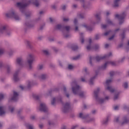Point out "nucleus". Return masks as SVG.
<instances>
[{"label":"nucleus","mask_w":129,"mask_h":129,"mask_svg":"<svg viewBox=\"0 0 129 129\" xmlns=\"http://www.w3.org/2000/svg\"><path fill=\"white\" fill-rule=\"evenodd\" d=\"M109 14V13H108V12H107V13H106L107 16H108Z\"/></svg>","instance_id":"4d7b16f0"},{"label":"nucleus","mask_w":129,"mask_h":129,"mask_svg":"<svg viewBox=\"0 0 129 129\" xmlns=\"http://www.w3.org/2000/svg\"><path fill=\"white\" fill-rule=\"evenodd\" d=\"M85 71H86V69H85Z\"/></svg>","instance_id":"338daca9"},{"label":"nucleus","mask_w":129,"mask_h":129,"mask_svg":"<svg viewBox=\"0 0 129 129\" xmlns=\"http://www.w3.org/2000/svg\"><path fill=\"white\" fill-rule=\"evenodd\" d=\"M44 68V65L43 64H39L38 66V69H39V70H41L42 69H43Z\"/></svg>","instance_id":"f3484780"},{"label":"nucleus","mask_w":129,"mask_h":129,"mask_svg":"<svg viewBox=\"0 0 129 129\" xmlns=\"http://www.w3.org/2000/svg\"><path fill=\"white\" fill-rule=\"evenodd\" d=\"M108 64H109V61L106 62V63L104 64V66L103 67V68H106V66H107V65H108Z\"/></svg>","instance_id":"bb28decb"},{"label":"nucleus","mask_w":129,"mask_h":129,"mask_svg":"<svg viewBox=\"0 0 129 129\" xmlns=\"http://www.w3.org/2000/svg\"><path fill=\"white\" fill-rule=\"evenodd\" d=\"M89 121H87V122H90V121H92L93 120V119H89Z\"/></svg>","instance_id":"a19ab883"},{"label":"nucleus","mask_w":129,"mask_h":129,"mask_svg":"<svg viewBox=\"0 0 129 129\" xmlns=\"http://www.w3.org/2000/svg\"><path fill=\"white\" fill-rule=\"evenodd\" d=\"M114 37V36H112L111 37H110V38H109V40H112Z\"/></svg>","instance_id":"37998d69"},{"label":"nucleus","mask_w":129,"mask_h":129,"mask_svg":"<svg viewBox=\"0 0 129 129\" xmlns=\"http://www.w3.org/2000/svg\"><path fill=\"white\" fill-rule=\"evenodd\" d=\"M115 121H118V118H117L115 119Z\"/></svg>","instance_id":"864d4df0"},{"label":"nucleus","mask_w":129,"mask_h":129,"mask_svg":"<svg viewBox=\"0 0 129 129\" xmlns=\"http://www.w3.org/2000/svg\"><path fill=\"white\" fill-rule=\"evenodd\" d=\"M119 1L120 0H115V1L114 2V5L113 6L116 8V7H118V2H119Z\"/></svg>","instance_id":"2eb2a0df"},{"label":"nucleus","mask_w":129,"mask_h":129,"mask_svg":"<svg viewBox=\"0 0 129 129\" xmlns=\"http://www.w3.org/2000/svg\"><path fill=\"white\" fill-rule=\"evenodd\" d=\"M107 24H110L111 23V21H110V20H108L107 21Z\"/></svg>","instance_id":"c9c22d12"},{"label":"nucleus","mask_w":129,"mask_h":129,"mask_svg":"<svg viewBox=\"0 0 129 129\" xmlns=\"http://www.w3.org/2000/svg\"><path fill=\"white\" fill-rule=\"evenodd\" d=\"M81 42H82V43H84V39H81Z\"/></svg>","instance_id":"3c124183"},{"label":"nucleus","mask_w":129,"mask_h":129,"mask_svg":"<svg viewBox=\"0 0 129 129\" xmlns=\"http://www.w3.org/2000/svg\"><path fill=\"white\" fill-rule=\"evenodd\" d=\"M97 94H98V92L95 91L94 92V95L95 97L96 98L97 101L99 102V103H102L103 102H104L105 100H108L109 99V97L108 96H106L104 99H97Z\"/></svg>","instance_id":"20e7f679"},{"label":"nucleus","mask_w":129,"mask_h":129,"mask_svg":"<svg viewBox=\"0 0 129 129\" xmlns=\"http://www.w3.org/2000/svg\"><path fill=\"white\" fill-rule=\"evenodd\" d=\"M107 89L110 91L111 93H114V100H116L118 98L119 95V92L112 88V87L109 86L107 88Z\"/></svg>","instance_id":"f03ea898"},{"label":"nucleus","mask_w":129,"mask_h":129,"mask_svg":"<svg viewBox=\"0 0 129 129\" xmlns=\"http://www.w3.org/2000/svg\"><path fill=\"white\" fill-rule=\"evenodd\" d=\"M4 99V94H0V100Z\"/></svg>","instance_id":"c85d7f7f"},{"label":"nucleus","mask_w":129,"mask_h":129,"mask_svg":"<svg viewBox=\"0 0 129 129\" xmlns=\"http://www.w3.org/2000/svg\"><path fill=\"white\" fill-rule=\"evenodd\" d=\"M33 61H34V55L33 54H29L27 57V62L29 65H31L32 63H33Z\"/></svg>","instance_id":"39448f33"},{"label":"nucleus","mask_w":129,"mask_h":129,"mask_svg":"<svg viewBox=\"0 0 129 129\" xmlns=\"http://www.w3.org/2000/svg\"><path fill=\"white\" fill-rule=\"evenodd\" d=\"M96 18H97V19H98V18H99V16L98 15H96Z\"/></svg>","instance_id":"09e8293b"},{"label":"nucleus","mask_w":129,"mask_h":129,"mask_svg":"<svg viewBox=\"0 0 129 129\" xmlns=\"http://www.w3.org/2000/svg\"><path fill=\"white\" fill-rule=\"evenodd\" d=\"M70 104H69V103H67L66 104H64L63 109H68L69 108V106H70Z\"/></svg>","instance_id":"dca6fc26"},{"label":"nucleus","mask_w":129,"mask_h":129,"mask_svg":"<svg viewBox=\"0 0 129 129\" xmlns=\"http://www.w3.org/2000/svg\"><path fill=\"white\" fill-rule=\"evenodd\" d=\"M44 54H48V51H47V50H44Z\"/></svg>","instance_id":"e433bc0d"},{"label":"nucleus","mask_w":129,"mask_h":129,"mask_svg":"<svg viewBox=\"0 0 129 129\" xmlns=\"http://www.w3.org/2000/svg\"><path fill=\"white\" fill-rule=\"evenodd\" d=\"M80 96H83V92L79 94Z\"/></svg>","instance_id":"58836bf2"},{"label":"nucleus","mask_w":129,"mask_h":129,"mask_svg":"<svg viewBox=\"0 0 129 129\" xmlns=\"http://www.w3.org/2000/svg\"><path fill=\"white\" fill-rule=\"evenodd\" d=\"M26 127L28 129H33V126H32L31 125L29 124L26 125Z\"/></svg>","instance_id":"aec40b11"},{"label":"nucleus","mask_w":129,"mask_h":129,"mask_svg":"<svg viewBox=\"0 0 129 129\" xmlns=\"http://www.w3.org/2000/svg\"><path fill=\"white\" fill-rule=\"evenodd\" d=\"M75 30H76V31H77V30H78L77 27H76Z\"/></svg>","instance_id":"bf43d9fd"},{"label":"nucleus","mask_w":129,"mask_h":129,"mask_svg":"<svg viewBox=\"0 0 129 129\" xmlns=\"http://www.w3.org/2000/svg\"><path fill=\"white\" fill-rule=\"evenodd\" d=\"M13 109H12L11 110V112H13Z\"/></svg>","instance_id":"052dcab7"},{"label":"nucleus","mask_w":129,"mask_h":129,"mask_svg":"<svg viewBox=\"0 0 129 129\" xmlns=\"http://www.w3.org/2000/svg\"><path fill=\"white\" fill-rule=\"evenodd\" d=\"M55 102H56V99L55 98H54L51 100V104H52V105L55 104Z\"/></svg>","instance_id":"4be33fe9"},{"label":"nucleus","mask_w":129,"mask_h":129,"mask_svg":"<svg viewBox=\"0 0 129 129\" xmlns=\"http://www.w3.org/2000/svg\"><path fill=\"white\" fill-rule=\"evenodd\" d=\"M46 77V76L45 74L42 75L40 77V78L41 79H45V78Z\"/></svg>","instance_id":"b1692460"},{"label":"nucleus","mask_w":129,"mask_h":129,"mask_svg":"<svg viewBox=\"0 0 129 129\" xmlns=\"http://www.w3.org/2000/svg\"><path fill=\"white\" fill-rule=\"evenodd\" d=\"M74 8H76L77 7V5H73Z\"/></svg>","instance_id":"8fccbe9b"},{"label":"nucleus","mask_w":129,"mask_h":129,"mask_svg":"<svg viewBox=\"0 0 129 129\" xmlns=\"http://www.w3.org/2000/svg\"><path fill=\"white\" fill-rule=\"evenodd\" d=\"M50 21L52 22V18H50Z\"/></svg>","instance_id":"680f3d73"},{"label":"nucleus","mask_w":129,"mask_h":129,"mask_svg":"<svg viewBox=\"0 0 129 129\" xmlns=\"http://www.w3.org/2000/svg\"><path fill=\"white\" fill-rule=\"evenodd\" d=\"M87 50L90 49V46H87Z\"/></svg>","instance_id":"49530a36"},{"label":"nucleus","mask_w":129,"mask_h":129,"mask_svg":"<svg viewBox=\"0 0 129 129\" xmlns=\"http://www.w3.org/2000/svg\"><path fill=\"white\" fill-rule=\"evenodd\" d=\"M111 80H107L105 82V85H108L111 82Z\"/></svg>","instance_id":"412c9836"},{"label":"nucleus","mask_w":129,"mask_h":129,"mask_svg":"<svg viewBox=\"0 0 129 129\" xmlns=\"http://www.w3.org/2000/svg\"><path fill=\"white\" fill-rule=\"evenodd\" d=\"M19 97V94L18 93L14 92L13 98H12L11 100H17Z\"/></svg>","instance_id":"1a4fd4ad"},{"label":"nucleus","mask_w":129,"mask_h":129,"mask_svg":"<svg viewBox=\"0 0 129 129\" xmlns=\"http://www.w3.org/2000/svg\"><path fill=\"white\" fill-rule=\"evenodd\" d=\"M84 27H85V28H86V29H88V30L89 29L87 25H84Z\"/></svg>","instance_id":"4c0bfd02"},{"label":"nucleus","mask_w":129,"mask_h":129,"mask_svg":"<svg viewBox=\"0 0 129 129\" xmlns=\"http://www.w3.org/2000/svg\"><path fill=\"white\" fill-rule=\"evenodd\" d=\"M5 16L7 18H12V19H15V20H19V16L17 15L15 11L11 10L8 12L5 13Z\"/></svg>","instance_id":"f257e3e1"},{"label":"nucleus","mask_w":129,"mask_h":129,"mask_svg":"<svg viewBox=\"0 0 129 129\" xmlns=\"http://www.w3.org/2000/svg\"><path fill=\"white\" fill-rule=\"evenodd\" d=\"M61 28H62V26H61L60 24H58L56 26V29L60 30V29H61Z\"/></svg>","instance_id":"a878e982"},{"label":"nucleus","mask_w":129,"mask_h":129,"mask_svg":"<svg viewBox=\"0 0 129 129\" xmlns=\"http://www.w3.org/2000/svg\"><path fill=\"white\" fill-rule=\"evenodd\" d=\"M72 87L73 93H74V94H77L80 87L79 86L77 85L76 82H74L72 83Z\"/></svg>","instance_id":"7ed1b4c3"},{"label":"nucleus","mask_w":129,"mask_h":129,"mask_svg":"<svg viewBox=\"0 0 129 129\" xmlns=\"http://www.w3.org/2000/svg\"><path fill=\"white\" fill-rule=\"evenodd\" d=\"M103 58H105V56H104L103 57L101 56H97L96 57L97 61H99V60H101V59H103Z\"/></svg>","instance_id":"6ab92c4d"},{"label":"nucleus","mask_w":129,"mask_h":129,"mask_svg":"<svg viewBox=\"0 0 129 129\" xmlns=\"http://www.w3.org/2000/svg\"><path fill=\"white\" fill-rule=\"evenodd\" d=\"M108 46H109V45H108V44H106L105 45V48H107V47H108Z\"/></svg>","instance_id":"c03bdc74"},{"label":"nucleus","mask_w":129,"mask_h":129,"mask_svg":"<svg viewBox=\"0 0 129 129\" xmlns=\"http://www.w3.org/2000/svg\"><path fill=\"white\" fill-rule=\"evenodd\" d=\"M63 21H64V22H66V21H68V19H63Z\"/></svg>","instance_id":"603ef678"},{"label":"nucleus","mask_w":129,"mask_h":129,"mask_svg":"<svg viewBox=\"0 0 129 129\" xmlns=\"http://www.w3.org/2000/svg\"><path fill=\"white\" fill-rule=\"evenodd\" d=\"M20 88L23 90L24 88H25V87L23 86H20Z\"/></svg>","instance_id":"79ce46f5"},{"label":"nucleus","mask_w":129,"mask_h":129,"mask_svg":"<svg viewBox=\"0 0 129 129\" xmlns=\"http://www.w3.org/2000/svg\"><path fill=\"white\" fill-rule=\"evenodd\" d=\"M65 6H63V7L62 8V10H65Z\"/></svg>","instance_id":"13d9d810"},{"label":"nucleus","mask_w":129,"mask_h":129,"mask_svg":"<svg viewBox=\"0 0 129 129\" xmlns=\"http://www.w3.org/2000/svg\"><path fill=\"white\" fill-rule=\"evenodd\" d=\"M89 42H90V43H91V39H90Z\"/></svg>","instance_id":"e2e57ef3"},{"label":"nucleus","mask_w":129,"mask_h":129,"mask_svg":"<svg viewBox=\"0 0 129 129\" xmlns=\"http://www.w3.org/2000/svg\"><path fill=\"white\" fill-rule=\"evenodd\" d=\"M128 123V120H127V118L124 117L123 118V120L122 122H121V125H123L124 124H126V123Z\"/></svg>","instance_id":"9d476101"},{"label":"nucleus","mask_w":129,"mask_h":129,"mask_svg":"<svg viewBox=\"0 0 129 129\" xmlns=\"http://www.w3.org/2000/svg\"><path fill=\"white\" fill-rule=\"evenodd\" d=\"M125 16V13H123L121 15H116L115 18L119 19V20H122Z\"/></svg>","instance_id":"0eeeda50"},{"label":"nucleus","mask_w":129,"mask_h":129,"mask_svg":"<svg viewBox=\"0 0 129 129\" xmlns=\"http://www.w3.org/2000/svg\"><path fill=\"white\" fill-rule=\"evenodd\" d=\"M39 109L41 111H46V110H47V106H46V104L44 103H41L40 105Z\"/></svg>","instance_id":"423d86ee"},{"label":"nucleus","mask_w":129,"mask_h":129,"mask_svg":"<svg viewBox=\"0 0 129 129\" xmlns=\"http://www.w3.org/2000/svg\"><path fill=\"white\" fill-rule=\"evenodd\" d=\"M74 66L72 64H69L68 66V69L70 70L73 69Z\"/></svg>","instance_id":"393cba45"},{"label":"nucleus","mask_w":129,"mask_h":129,"mask_svg":"<svg viewBox=\"0 0 129 129\" xmlns=\"http://www.w3.org/2000/svg\"><path fill=\"white\" fill-rule=\"evenodd\" d=\"M14 80L15 81H17V80H18V74H15L14 75Z\"/></svg>","instance_id":"a211bd4d"},{"label":"nucleus","mask_w":129,"mask_h":129,"mask_svg":"<svg viewBox=\"0 0 129 129\" xmlns=\"http://www.w3.org/2000/svg\"><path fill=\"white\" fill-rule=\"evenodd\" d=\"M5 106H0V115H4V114L6 113V111H5Z\"/></svg>","instance_id":"6e6552de"},{"label":"nucleus","mask_w":129,"mask_h":129,"mask_svg":"<svg viewBox=\"0 0 129 129\" xmlns=\"http://www.w3.org/2000/svg\"><path fill=\"white\" fill-rule=\"evenodd\" d=\"M109 34V32H107L104 34V36H107Z\"/></svg>","instance_id":"72a5a7b5"},{"label":"nucleus","mask_w":129,"mask_h":129,"mask_svg":"<svg viewBox=\"0 0 129 129\" xmlns=\"http://www.w3.org/2000/svg\"><path fill=\"white\" fill-rule=\"evenodd\" d=\"M39 127H40V128H42V127H43V124H40Z\"/></svg>","instance_id":"a18cd8bd"},{"label":"nucleus","mask_w":129,"mask_h":129,"mask_svg":"<svg viewBox=\"0 0 129 129\" xmlns=\"http://www.w3.org/2000/svg\"><path fill=\"white\" fill-rule=\"evenodd\" d=\"M74 23V24H76L77 23V19H75Z\"/></svg>","instance_id":"ea45409f"},{"label":"nucleus","mask_w":129,"mask_h":129,"mask_svg":"<svg viewBox=\"0 0 129 129\" xmlns=\"http://www.w3.org/2000/svg\"><path fill=\"white\" fill-rule=\"evenodd\" d=\"M29 3L31 4H33V5H35L36 7H38L39 6V3L37 0H31L29 1Z\"/></svg>","instance_id":"f8f14e48"},{"label":"nucleus","mask_w":129,"mask_h":129,"mask_svg":"<svg viewBox=\"0 0 129 129\" xmlns=\"http://www.w3.org/2000/svg\"><path fill=\"white\" fill-rule=\"evenodd\" d=\"M67 97H69V95H67Z\"/></svg>","instance_id":"0e129e2a"},{"label":"nucleus","mask_w":129,"mask_h":129,"mask_svg":"<svg viewBox=\"0 0 129 129\" xmlns=\"http://www.w3.org/2000/svg\"><path fill=\"white\" fill-rule=\"evenodd\" d=\"M128 112H129V109H128Z\"/></svg>","instance_id":"774afa93"},{"label":"nucleus","mask_w":129,"mask_h":129,"mask_svg":"<svg viewBox=\"0 0 129 129\" xmlns=\"http://www.w3.org/2000/svg\"><path fill=\"white\" fill-rule=\"evenodd\" d=\"M114 109L116 110V109H117V106L115 107Z\"/></svg>","instance_id":"6e6d98bb"},{"label":"nucleus","mask_w":129,"mask_h":129,"mask_svg":"<svg viewBox=\"0 0 129 129\" xmlns=\"http://www.w3.org/2000/svg\"><path fill=\"white\" fill-rule=\"evenodd\" d=\"M73 49L74 50H76V49H75V48H73Z\"/></svg>","instance_id":"69168bd1"},{"label":"nucleus","mask_w":129,"mask_h":129,"mask_svg":"<svg viewBox=\"0 0 129 129\" xmlns=\"http://www.w3.org/2000/svg\"><path fill=\"white\" fill-rule=\"evenodd\" d=\"M4 52H5V50H4V49H0V55L4 54Z\"/></svg>","instance_id":"cd10ccee"},{"label":"nucleus","mask_w":129,"mask_h":129,"mask_svg":"<svg viewBox=\"0 0 129 129\" xmlns=\"http://www.w3.org/2000/svg\"><path fill=\"white\" fill-rule=\"evenodd\" d=\"M6 33V26H3L0 28V35Z\"/></svg>","instance_id":"9b49d317"},{"label":"nucleus","mask_w":129,"mask_h":129,"mask_svg":"<svg viewBox=\"0 0 129 129\" xmlns=\"http://www.w3.org/2000/svg\"><path fill=\"white\" fill-rule=\"evenodd\" d=\"M81 80H82V81H83V82L85 81V80L84 79H83V78H82V79H81Z\"/></svg>","instance_id":"5fc2aeb1"},{"label":"nucleus","mask_w":129,"mask_h":129,"mask_svg":"<svg viewBox=\"0 0 129 129\" xmlns=\"http://www.w3.org/2000/svg\"><path fill=\"white\" fill-rule=\"evenodd\" d=\"M79 116L82 118L83 117V114L82 113H80L79 114Z\"/></svg>","instance_id":"473e14b6"},{"label":"nucleus","mask_w":129,"mask_h":129,"mask_svg":"<svg viewBox=\"0 0 129 129\" xmlns=\"http://www.w3.org/2000/svg\"><path fill=\"white\" fill-rule=\"evenodd\" d=\"M89 84H92L93 83V81H92V79L90 80V81L89 82Z\"/></svg>","instance_id":"2f4dec72"},{"label":"nucleus","mask_w":129,"mask_h":129,"mask_svg":"<svg viewBox=\"0 0 129 129\" xmlns=\"http://www.w3.org/2000/svg\"><path fill=\"white\" fill-rule=\"evenodd\" d=\"M107 121H108V118L107 119H106V120L105 121H103L102 123L103 124H105V123H106V122H107Z\"/></svg>","instance_id":"c756f323"},{"label":"nucleus","mask_w":129,"mask_h":129,"mask_svg":"<svg viewBox=\"0 0 129 129\" xmlns=\"http://www.w3.org/2000/svg\"><path fill=\"white\" fill-rule=\"evenodd\" d=\"M17 6L18 8H20V9H24V8L26 7V5H24L23 3H18L17 4Z\"/></svg>","instance_id":"4468645a"},{"label":"nucleus","mask_w":129,"mask_h":129,"mask_svg":"<svg viewBox=\"0 0 129 129\" xmlns=\"http://www.w3.org/2000/svg\"><path fill=\"white\" fill-rule=\"evenodd\" d=\"M123 86L124 87V88H127L128 87V85H127V83H124L123 84Z\"/></svg>","instance_id":"5701e85b"},{"label":"nucleus","mask_w":129,"mask_h":129,"mask_svg":"<svg viewBox=\"0 0 129 129\" xmlns=\"http://www.w3.org/2000/svg\"><path fill=\"white\" fill-rule=\"evenodd\" d=\"M102 28L103 29H105V28H106V25H102Z\"/></svg>","instance_id":"f704fd0d"},{"label":"nucleus","mask_w":129,"mask_h":129,"mask_svg":"<svg viewBox=\"0 0 129 129\" xmlns=\"http://www.w3.org/2000/svg\"><path fill=\"white\" fill-rule=\"evenodd\" d=\"M64 30H66V31H69V30H70V27L69 26H67L64 28Z\"/></svg>","instance_id":"7c9ffc66"},{"label":"nucleus","mask_w":129,"mask_h":129,"mask_svg":"<svg viewBox=\"0 0 129 129\" xmlns=\"http://www.w3.org/2000/svg\"><path fill=\"white\" fill-rule=\"evenodd\" d=\"M127 108V106H124V109H126Z\"/></svg>","instance_id":"de8ad7c7"},{"label":"nucleus","mask_w":129,"mask_h":129,"mask_svg":"<svg viewBox=\"0 0 129 129\" xmlns=\"http://www.w3.org/2000/svg\"><path fill=\"white\" fill-rule=\"evenodd\" d=\"M16 63L17 65H22V63H23V59L22 58H18L17 59Z\"/></svg>","instance_id":"ddd939ff"}]
</instances>
